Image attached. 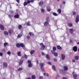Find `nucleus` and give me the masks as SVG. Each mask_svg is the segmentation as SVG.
<instances>
[{"label":"nucleus","mask_w":79,"mask_h":79,"mask_svg":"<svg viewBox=\"0 0 79 79\" xmlns=\"http://www.w3.org/2000/svg\"><path fill=\"white\" fill-rule=\"evenodd\" d=\"M36 61L37 64H39V61H38V60H36Z\"/></svg>","instance_id":"nucleus-61"},{"label":"nucleus","mask_w":79,"mask_h":79,"mask_svg":"<svg viewBox=\"0 0 79 79\" xmlns=\"http://www.w3.org/2000/svg\"><path fill=\"white\" fill-rule=\"evenodd\" d=\"M57 48L58 50H61L62 49V48L60 45L57 46Z\"/></svg>","instance_id":"nucleus-14"},{"label":"nucleus","mask_w":79,"mask_h":79,"mask_svg":"<svg viewBox=\"0 0 79 79\" xmlns=\"http://www.w3.org/2000/svg\"><path fill=\"white\" fill-rule=\"evenodd\" d=\"M14 18H15L18 19L19 18V15L18 14H17L14 16Z\"/></svg>","instance_id":"nucleus-10"},{"label":"nucleus","mask_w":79,"mask_h":79,"mask_svg":"<svg viewBox=\"0 0 79 79\" xmlns=\"http://www.w3.org/2000/svg\"><path fill=\"white\" fill-rule=\"evenodd\" d=\"M45 46H42L41 48H40V49L41 50H44L45 49Z\"/></svg>","instance_id":"nucleus-17"},{"label":"nucleus","mask_w":79,"mask_h":79,"mask_svg":"<svg viewBox=\"0 0 79 79\" xmlns=\"http://www.w3.org/2000/svg\"><path fill=\"white\" fill-rule=\"evenodd\" d=\"M0 56H3V53L2 52H0Z\"/></svg>","instance_id":"nucleus-51"},{"label":"nucleus","mask_w":79,"mask_h":79,"mask_svg":"<svg viewBox=\"0 0 79 79\" xmlns=\"http://www.w3.org/2000/svg\"><path fill=\"white\" fill-rule=\"evenodd\" d=\"M3 64L4 67H6L8 66V64L6 62H4L3 63Z\"/></svg>","instance_id":"nucleus-11"},{"label":"nucleus","mask_w":79,"mask_h":79,"mask_svg":"<svg viewBox=\"0 0 79 79\" xmlns=\"http://www.w3.org/2000/svg\"><path fill=\"white\" fill-rule=\"evenodd\" d=\"M9 18H11V16L10 15H8Z\"/></svg>","instance_id":"nucleus-55"},{"label":"nucleus","mask_w":79,"mask_h":79,"mask_svg":"<svg viewBox=\"0 0 79 79\" xmlns=\"http://www.w3.org/2000/svg\"><path fill=\"white\" fill-rule=\"evenodd\" d=\"M27 2H24L23 4L24 6H26V5H27Z\"/></svg>","instance_id":"nucleus-31"},{"label":"nucleus","mask_w":79,"mask_h":79,"mask_svg":"<svg viewBox=\"0 0 79 79\" xmlns=\"http://www.w3.org/2000/svg\"><path fill=\"white\" fill-rule=\"evenodd\" d=\"M73 50L74 52H76L77 51V46H74L73 48Z\"/></svg>","instance_id":"nucleus-2"},{"label":"nucleus","mask_w":79,"mask_h":79,"mask_svg":"<svg viewBox=\"0 0 79 79\" xmlns=\"http://www.w3.org/2000/svg\"><path fill=\"white\" fill-rule=\"evenodd\" d=\"M41 70H42V71H44V70H45V69L44 68V67H42V68L41 67Z\"/></svg>","instance_id":"nucleus-40"},{"label":"nucleus","mask_w":79,"mask_h":79,"mask_svg":"<svg viewBox=\"0 0 79 79\" xmlns=\"http://www.w3.org/2000/svg\"><path fill=\"white\" fill-rule=\"evenodd\" d=\"M69 31L70 34H73L74 32V30L73 28H71L69 29Z\"/></svg>","instance_id":"nucleus-7"},{"label":"nucleus","mask_w":79,"mask_h":79,"mask_svg":"<svg viewBox=\"0 0 79 79\" xmlns=\"http://www.w3.org/2000/svg\"><path fill=\"white\" fill-rule=\"evenodd\" d=\"M27 4H28V3L29 4V3H31V2L29 0H27Z\"/></svg>","instance_id":"nucleus-50"},{"label":"nucleus","mask_w":79,"mask_h":79,"mask_svg":"<svg viewBox=\"0 0 79 79\" xmlns=\"http://www.w3.org/2000/svg\"><path fill=\"white\" fill-rule=\"evenodd\" d=\"M57 11L58 12L59 14H60L61 13V10L59 9L57 10Z\"/></svg>","instance_id":"nucleus-22"},{"label":"nucleus","mask_w":79,"mask_h":79,"mask_svg":"<svg viewBox=\"0 0 79 79\" xmlns=\"http://www.w3.org/2000/svg\"><path fill=\"white\" fill-rule=\"evenodd\" d=\"M75 61H76L74 59H73L72 60V62H73V63H75Z\"/></svg>","instance_id":"nucleus-57"},{"label":"nucleus","mask_w":79,"mask_h":79,"mask_svg":"<svg viewBox=\"0 0 79 79\" xmlns=\"http://www.w3.org/2000/svg\"><path fill=\"white\" fill-rule=\"evenodd\" d=\"M0 28L1 30H4L5 29L4 26L2 24L0 25Z\"/></svg>","instance_id":"nucleus-6"},{"label":"nucleus","mask_w":79,"mask_h":79,"mask_svg":"<svg viewBox=\"0 0 79 79\" xmlns=\"http://www.w3.org/2000/svg\"><path fill=\"white\" fill-rule=\"evenodd\" d=\"M53 60L55 62H56V61H57V59H56L54 58L53 59Z\"/></svg>","instance_id":"nucleus-52"},{"label":"nucleus","mask_w":79,"mask_h":79,"mask_svg":"<svg viewBox=\"0 0 79 79\" xmlns=\"http://www.w3.org/2000/svg\"><path fill=\"white\" fill-rule=\"evenodd\" d=\"M47 11H48L50 12V11H51V9H50V7H47Z\"/></svg>","instance_id":"nucleus-13"},{"label":"nucleus","mask_w":79,"mask_h":79,"mask_svg":"<svg viewBox=\"0 0 79 79\" xmlns=\"http://www.w3.org/2000/svg\"><path fill=\"white\" fill-rule=\"evenodd\" d=\"M30 1V3H32V2H34V0H31Z\"/></svg>","instance_id":"nucleus-56"},{"label":"nucleus","mask_w":79,"mask_h":79,"mask_svg":"<svg viewBox=\"0 0 79 79\" xmlns=\"http://www.w3.org/2000/svg\"><path fill=\"white\" fill-rule=\"evenodd\" d=\"M23 35V34L22 33H20L19 34H18L17 35L18 38H20Z\"/></svg>","instance_id":"nucleus-12"},{"label":"nucleus","mask_w":79,"mask_h":79,"mask_svg":"<svg viewBox=\"0 0 79 79\" xmlns=\"http://www.w3.org/2000/svg\"><path fill=\"white\" fill-rule=\"evenodd\" d=\"M27 40H29V39H30V36L29 35H27Z\"/></svg>","instance_id":"nucleus-39"},{"label":"nucleus","mask_w":79,"mask_h":79,"mask_svg":"<svg viewBox=\"0 0 79 79\" xmlns=\"http://www.w3.org/2000/svg\"><path fill=\"white\" fill-rule=\"evenodd\" d=\"M23 60H21L19 63V66H21L22 64H23Z\"/></svg>","instance_id":"nucleus-16"},{"label":"nucleus","mask_w":79,"mask_h":79,"mask_svg":"<svg viewBox=\"0 0 79 79\" xmlns=\"http://www.w3.org/2000/svg\"><path fill=\"white\" fill-rule=\"evenodd\" d=\"M8 45V43H4V47H6V45Z\"/></svg>","instance_id":"nucleus-42"},{"label":"nucleus","mask_w":79,"mask_h":79,"mask_svg":"<svg viewBox=\"0 0 79 79\" xmlns=\"http://www.w3.org/2000/svg\"><path fill=\"white\" fill-rule=\"evenodd\" d=\"M46 57L48 60H49L50 59V56L48 55V54L46 55Z\"/></svg>","instance_id":"nucleus-9"},{"label":"nucleus","mask_w":79,"mask_h":79,"mask_svg":"<svg viewBox=\"0 0 79 79\" xmlns=\"http://www.w3.org/2000/svg\"><path fill=\"white\" fill-rule=\"evenodd\" d=\"M41 55L43 56H45V53H44L43 52H42V53Z\"/></svg>","instance_id":"nucleus-45"},{"label":"nucleus","mask_w":79,"mask_h":79,"mask_svg":"<svg viewBox=\"0 0 79 79\" xmlns=\"http://www.w3.org/2000/svg\"><path fill=\"white\" fill-rule=\"evenodd\" d=\"M53 50L54 52H55L56 50V48L55 47H54L53 48Z\"/></svg>","instance_id":"nucleus-28"},{"label":"nucleus","mask_w":79,"mask_h":79,"mask_svg":"<svg viewBox=\"0 0 79 79\" xmlns=\"http://www.w3.org/2000/svg\"><path fill=\"white\" fill-rule=\"evenodd\" d=\"M35 52V51L34 50H32L30 52V54H31V55H32V54H33Z\"/></svg>","instance_id":"nucleus-26"},{"label":"nucleus","mask_w":79,"mask_h":79,"mask_svg":"<svg viewBox=\"0 0 79 79\" xmlns=\"http://www.w3.org/2000/svg\"><path fill=\"white\" fill-rule=\"evenodd\" d=\"M16 47H17L18 48H20V44L17 43L16 44Z\"/></svg>","instance_id":"nucleus-18"},{"label":"nucleus","mask_w":79,"mask_h":79,"mask_svg":"<svg viewBox=\"0 0 79 79\" xmlns=\"http://www.w3.org/2000/svg\"><path fill=\"white\" fill-rule=\"evenodd\" d=\"M59 71L60 73L62 74H64V75L66 74L65 72H64L63 71V70H62L61 69H60L59 70Z\"/></svg>","instance_id":"nucleus-4"},{"label":"nucleus","mask_w":79,"mask_h":79,"mask_svg":"<svg viewBox=\"0 0 79 79\" xmlns=\"http://www.w3.org/2000/svg\"><path fill=\"white\" fill-rule=\"evenodd\" d=\"M73 15H76V12H73Z\"/></svg>","instance_id":"nucleus-59"},{"label":"nucleus","mask_w":79,"mask_h":79,"mask_svg":"<svg viewBox=\"0 0 79 79\" xmlns=\"http://www.w3.org/2000/svg\"><path fill=\"white\" fill-rule=\"evenodd\" d=\"M52 68L53 70H54L55 71H56V69L55 68V67L54 65H53L52 66Z\"/></svg>","instance_id":"nucleus-21"},{"label":"nucleus","mask_w":79,"mask_h":79,"mask_svg":"<svg viewBox=\"0 0 79 79\" xmlns=\"http://www.w3.org/2000/svg\"><path fill=\"white\" fill-rule=\"evenodd\" d=\"M69 42L70 43H73V41H72V40H70V41H69Z\"/></svg>","instance_id":"nucleus-58"},{"label":"nucleus","mask_w":79,"mask_h":79,"mask_svg":"<svg viewBox=\"0 0 79 79\" xmlns=\"http://www.w3.org/2000/svg\"><path fill=\"white\" fill-rule=\"evenodd\" d=\"M62 79H66V78L65 77H64Z\"/></svg>","instance_id":"nucleus-64"},{"label":"nucleus","mask_w":79,"mask_h":79,"mask_svg":"<svg viewBox=\"0 0 79 79\" xmlns=\"http://www.w3.org/2000/svg\"><path fill=\"white\" fill-rule=\"evenodd\" d=\"M22 26L21 25H19L18 26L19 29L21 30L22 29Z\"/></svg>","instance_id":"nucleus-23"},{"label":"nucleus","mask_w":79,"mask_h":79,"mask_svg":"<svg viewBox=\"0 0 79 79\" xmlns=\"http://www.w3.org/2000/svg\"><path fill=\"white\" fill-rule=\"evenodd\" d=\"M40 65L41 66V67L42 68V67H44V66H45V64L43 63H40Z\"/></svg>","instance_id":"nucleus-30"},{"label":"nucleus","mask_w":79,"mask_h":79,"mask_svg":"<svg viewBox=\"0 0 79 79\" xmlns=\"http://www.w3.org/2000/svg\"><path fill=\"white\" fill-rule=\"evenodd\" d=\"M27 26H30V23H27Z\"/></svg>","instance_id":"nucleus-62"},{"label":"nucleus","mask_w":79,"mask_h":79,"mask_svg":"<svg viewBox=\"0 0 79 79\" xmlns=\"http://www.w3.org/2000/svg\"><path fill=\"white\" fill-rule=\"evenodd\" d=\"M8 55H10L11 53V52L10 51H8L7 52V53Z\"/></svg>","instance_id":"nucleus-54"},{"label":"nucleus","mask_w":79,"mask_h":79,"mask_svg":"<svg viewBox=\"0 0 79 79\" xmlns=\"http://www.w3.org/2000/svg\"><path fill=\"white\" fill-rule=\"evenodd\" d=\"M5 52V49H2V52Z\"/></svg>","instance_id":"nucleus-53"},{"label":"nucleus","mask_w":79,"mask_h":79,"mask_svg":"<svg viewBox=\"0 0 79 79\" xmlns=\"http://www.w3.org/2000/svg\"><path fill=\"white\" fill-rule=\"evenodd\" d=\"M28 64H30L31 63V61L30 60H28Z\"/></svg>","instance_id":"nucleus-46"},{"label":"nucleus","mask_w":79,"mask_h":79,"mask_svg":"<svg viewBox=\"0 0 79 79\" xmlns=\"http://www.w3.org/2000/svg\"><path fill=\"white\" fill-rule=\"evenodd\" d=\"M4 33L6 35H8V32L7 31H4Z\"/></svg>","instance_id":"nucleus-36"},{"label":"nucleus","mask_w":79,"mask_h":79,"mask_svg":"<svg viewBox=\"0 0 79 79\" xmlns=\"http://www.w3.org/2000/svg\"><path fill=\"white\" fill-rule=\"evenodd\" d=\"M63 4H65V1H64L62 2Z\"/></svg>","instance_id":"nucleus-63"},{"label":"nucleus","mask_w":79,"mask_h":79,"mask_svg":"<svg viewBox=\"0 0 79 79\" xmlns=\"http://www.w3.org/2000/svg\"><path fill=\"white\" fill-rule=\"evenodd\" d=\"M49 24V23L48 22H45L44 23V26H47V25H48Z\"/></svg>","instance_id":"nucleus-25"},{"label":"nucleus","mask_w":79,"mask_h":79,"mask_svg":"<svg viewBox=\"0 0 79 79\" xmlns=\"http://www.w3.org/2000/svg\"><path fill=\"white\" fill-rule=\"evenodd\" d=\"M13 32V31L11 30H10L8 31V32L9 34H11Z\"/></svg>","instance_id":"nucleus-29"},{"label":"nucleus","mask_w":79,"mask_h":79,"mask_svg":"<svg viewBox=\"0 0 79 79\" xmlns=\"http://www.w3.org/2000/svg\"><path fill=\"white\" fill-rule=\"evenodd\" d=\"M39 5H40L41 6L42 5H43L44 4V2L42 1H40V2H39L38 3Z\"/></svg>","instance_id":"nucleus-8"},{"label":"nucleus","mask_w":79,"mask_h":79,"mask_svg":"<svg viewBox=\"0 0 79 79\" xmlns=\"http://www.w3.org/2000/svg\"><path fill=\"white\" fill-rule=\"evenodd\" d=\"M64 71H67V70L68 69V67L67 66H64Z\"/></svg>","instance_id":"nucleus-20"},{"label":"nucleus","mask_w":79,"mask_h":79,"mask_svg":"<svg viewBox=\"0 0 79 79\" xmlns=\"http://www.w3.org/2000/svg\"><path fill=\"white\" fill-rule=\"evenodd\" d=\"M73 76H74L73 77V78L75 79H77V78L76 77H77V75L75 74H73Z\"/></svg>","instance_id":"nucleus-15"},{"label":"nucleus","mask_w":79,"mask_h":79,"mask_svg":"<svg viewBox=\"0 0 79 79\" xmlns=\"http://www.w3.org/2000/svg\"><path fill=\"white\" fill-rule=\"evenodd\" d=\"M40 45H41V46H45V45H44V44L43 43H41L40 44Z\"/></svg>","instance_id":"nucleus-47"},{"label":"nucleus","mask_w":79,"mask_h":79,"mask_svg":"<svg viewBox=\"0 0 79 79\" xmlns=\"http://www.w3.org/2000/svg\"><path fill=\"white\" fill-rule=\"evenodd\" d=\"M18 3H19V0H16Z\"/></svg>","instance_id":"nucleus-60"},{"label":"nucleus","mask_w":79,"mask_h":79,"mask_svg":"<svg viewBox=\"0 0 79 79\" xmlns=\"http://www.w3.org/2000/svg\"><path fill=\"white\" fill-rule=\"evenodd\" d=\"M41 10L42 13H44V11H45V10H44V9H41Z\"/></svg>","instance_id":"nucleus-43"},{"label":"nucleus","mask_w":79,"mask_h":79,"mask_svg":"<svg viewBox=\"0 0 79 79\" xmlns=\"http://www.w3.org/2000/svg\"><path fill=\"white\" fill-rule=\"evenodd\" d=\"M48 64H50V65H52V63L50 62H48Z\"/></svg>","instance_id":"nucleus-48"},{"label":"nucleus","mask_w":79,"mask_h":79,"mask_svg":"<svg viewBox=\"0 0 79 79\" xmlns=\"http://www.w3.org/2000/svg\"><path fill=\"white\" fill-rule=\"evenodd\" d=\"M68 26H69V27H72L73 26V24L71 23H69L68 24Z\"/></svg>","instance_id":"nucleus-24"},{"label":"nucleus","mask_w":79,"mask_h":79,"mask_svg":"<svg viewBox=\"0 0 79 79\" xmlns=\"http://www.w3.org/2000/svg\"><path fill=\"white\" fill-rule=\"evenodd\" d=\"M31 79H35V75H32L31 76Z\"/></svg>","instance_id":"nucleus-35"},{"label":"nucleus","mask_w":79,"mask_h":79,"mask_svg":"<svg viewBox=\"0 0 79 79\" xmlns=\"http://www.w3.org/2000/svg\"><path fill=\"white\" fill-rule=\"evenodd\" d=\"M61 56H62V60H64L65 59V55L64 54H62Z\"/></svg>","instance_id":"nucleus-5"},{"label":"nucleus","mask_w":79,"mask_h":79,"mask_svg":"<svg viewBox=\"0 0 79 79\" xmlns=\"http://www.w3.org/2000/svg\"><path fill=\"white\" fill-rule=\"evenodd\" d=\"M28 66L30 67H32V64H31V63L30 64H28Z\"/></svg>","instance_id":"nucleus-32"},{"label":"nucleus","mask_w":79,"mask_h":79,"mask_svg":"<svg viewBox=\"0 0 79 79\" xmlns=\"http://www.w3.org/2000/svg\"><path fill=\"white\" fill-rule=\"evenodd\" d=\"M79 56H77L74 57V59L76 60H79Z\"/></svg>","instance_id":"nucleus-19"},{"label":"nucleus","mask_w":79,"mask_h":79,"mask_svg":"<svg viewBox=\"0 0 79 79\" xmlns=\"http://www.w3.org/2000/svg\"><path fill=\"white\" fill-rule=\"evenodd\" d=\"M53 15L54 16H58V15L57 14H56V13L55 12H54L53 13Z\"/></svg>","instance_id":"nucleus-37"},{"label":"nucleus","mask_w":79,"mask_h":79,"mask_svg":"<svg viewBox=\"0 0 79 79\" xmlns=\"http://www.w3.org/2000/svg\"><path fill=\"white\" fill-rule=\"evenodd\" d=\"M51 52L52 53V54H54L55 56H58V53L57 52H55L53 51V50H51Z\"/></svg>","instance_id":"nucleus-1"},{"label":"nucleus","mask_w":79,"mask_h":79,"mask_svg":"<svg viewBox=\"0 0 79 79\" xmlns=\"http://www.w3.org/2000/svg\"><path fill=\"white\" fill-rule=\"evenodd\" d=\"M20 47H24V45L23 44V43H21L20 44Z\"/></svg>","instance_id":"nucleus-33"},{"label":"nucleus","mask_w":79,"mask_h":79,"mask_svg":"<svg viewBox=\"0 0 79 79\" xmlns=\"http://www.w3.org/2000/svg\"><path fill=\"white\" fill-rule=\"evenodd\" d=\"M24 58L25 59H27V56L26 54H25L24 55Z\"/></svg>","instance_id":"nucleus-44"},{"label":"nucleus","mask_w":79,"mask_h":79,"mask_svg":"<svg viewBox=\"0 0 79 79\" xmlns=\"http://www.w3.org/2000/svg\"><path fill=\"white\" fill-rule=\"evenodd\" d=\"M39 79H43V76H40L39 78Z\"/></svg>","instance_id":"nucleus-49"},{"label":"nucleus","mask_w":79,"mask_h":79,"mask_svg":"<svg viewBox=\"0 0 79 79\" xmlns=\"http://www.w3.org/2000/svg\"><path fill=\"white\" fill-rule=\"evenodd\" d=\"M18 56H21V52L19 51L18 52Z\"/></svg>","instance_id":"nucleus-27"},{"label":"nucleus","mask_w":79,"mask_h":79,"mask_svg":"<svg viewBox=\"0 0 79 79\" xmlns=\"http://www.w3.org/2000/svg\"><path fill=\"white\" fill-rule=\"evenodd\" d=\"M23 70V68H20L18 69V71H21Z\"/></svg>","instance_id":"nucleus-41"},{"label":"nucleus","mask_w":79,"mask_h":79,"mask_svg":"<svg viewBox=\"0 0 79 79\" xmlns=\"http://www.w3.org/2000/svg\"><path fill=\"white\" fill-rule=\"evenodd\" d=\"M79 15H77L75 20L76 23H77L79 22Z\"/></svg>","instance_id":"nucleus-3"},{"label":"nucleus","mask_w":79,"mask_h":79,"mask_svg":"<svg viewBox=\"0 0 79 79\" xmlns=\"http://www.w3.org/2000/svg\"><path fill=\"white\" fill-rule=\"evenodd\" d=\"M46 21H47L48 22H50V18L49 17H48L46 19Z\"/></svg>","instance_id":"nucleus-34"},{"label":"nucleus","mask_w":79,"mask_h":79,"mask_svg":"<svg viewBox=\"0 0 79 79\" xmlns=\"http://www.w3.org/2000/svg\"><path fill=\"white\" fill-rule=\"evenodd\" d=\"M29 35H34V34L33 33H32V32H30L29 33Z\"/></svg>","instance_id":"nucleus-38"}]
</instances>
